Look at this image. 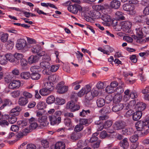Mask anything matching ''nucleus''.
<instances>
[{
    "label": "nucleus",
    "instance_id": "obj_1",
    "mask_svg": "<svg viewBox=\"0 0 149 149\" xmlns=\"http://www.w3.org/2000/svg\"><path fill=\"white\" fill-rule=\"evenodd\" d=\"M135 127L138 131H141L142 136H144L149 132V117H147L143 120L137 122Z\"/></svg>",
    "mask_w": 149,
    "mask_h": 149
},
{
    "label": "nucleus",
    "instance_id": "obj_2",
    "mask_svg": "<svg viewBox=\"0 0 149 149\" xmlns=\"http://www.w3.org/2000/svg\"><path fill=\"white\" fill-rule=\"evenodd\" d=\"M132 25V23L130 21H122L120 22V26H118L117 27L119 29V31L120 30L122 29L125 32L129 33L130 32Z\"/></svg>",
    "mask_w": 149,
    "mask_h": 149
},
{
    "label": "nucleus",
    "instance_id": "obj_3",
    "mask_svg": "<svg viewBox=\"0 0 149 149\" xmlns=\"http://www.w3.org/2000/svg\"><path fill=\"white\" fill-rule=\"evenodd\" d=\"M16 47L18 50L25 51L26 49L28 48V44L24 39L20 38L17 40L16 44Z\"/></svg>",
    "mask_w": 149,
    "mask_h": 149
},
{
    "label": "nucleus",
    "instance_id": "obj_4",
    "mask_svg": "<svg viewBox=\"0 0 149 149\" xmlns=\"http://www.w3.org/2000/svg\"><path fill=\"white\" fill-rule=\"evenodd\" d=\"M123 9L127 12H128V13L130 15H133L136 13L135 10L134 5L130 3L124 4L123 6Z\"/></svg>",
    "mask_w": 149,
    "mask_h": 149
},
{
    "label": "nucleus",
    "instance_id": "obj_5",
    "mask_svg": "<svg viewBox=\"0 0 149 149\" xmlns=\"http://www.w3.org/2000/svg\"><path fill=\"white\" fill-rule=\"evenodd\" d=\"M68 9L70 12L75 14H77L78 11H81L82 10V7L76 3L70 5L68 7Z\"/></svg>",
    "mask_w": 149,
    "mask_h": 149
},
{
    "label": "nucleus",
    "instance_id": "obj_6",
    "mask_svg": "<svg viewBox=\"0 0 149 149\" xmlns=\"http://www.w3.org/2000/svg\"><path fill=\"white\" fill-rule=\"evenodd\" d=\"M51 60L50 57L48 55L42 57L43 61L40 63V67L44 69L49 68L50 65L49 63Z\"/></svg>",
    "mask_w": 149,
    "mask_h": 149
},
{
    "label": "nucleus",
    "instance_id": "obj_7",
    "mask_svg": "<svg viewBox=\"0 0 149 149\" xmlns=\"http://www.w3.org/2000/svg\"><path fill=\"white\" fill-rule=\"evenodd\" d=\"M64 83L63 82L59 83L56 86V88L57 89V92L60 94H63L67 92L68 90V87L63 85Z\"/></svg>",
    "mask_w": 149,
    "mask_h": 149
},
{
    "label": "nucleus",
    "instance_id": "obj_8",
    "mask_svg": "<svg viewBox=\"0 0 149 149\" xmlns=\"http://www.w3.org/2000/svg\"><path fill=\"white\" fill-rule=\"evenodd\" d=\"M126 126V123L122 120L116 121L114 123L113 126V128L116 130H120L123 129Z\"/></svg>",
    "mask_w": 149,
    "mask_h": 149
},
{
    "label": "nucleus",
    "instance_id": "obj_9",
    "mask_svg": "<svg viewBox=\"0 0 149 149\" xmlns=\"http://www.w3.org/2000/svg\"><path fill=\"white\" fill-rule=\"evenodd\" d=\"M49 119L51 125H52L59 123L61 121V117H56L55 116H49Z\"/></svg>",
    "mask_w": 149,
    "mask_h": 149
},
{
    "label": "nucleus",
    "instance_id": "obj_10",
    "mask_svg": "<svg viewBox=\"0 0 149 149\" xmlns=\"http://www.w3.org/2000/svg\"><path fill=\"white\" fill-rule=\"evenodd\" d=\"M21 85V82L19 80H14L8 85V87L10 89H17Z\"/></svg>",
    "mask_w": 149,
    "mask_h": 149
},
{
    "label": "nucleus",
    "instance_id": "obj_11",
    "mask_svg": "<svg viewBox=\"0 0 149 149\" xmlns=\"http://www.w3.org/2000/svg\"><path fill=\"white\" fill-rule=\"evenodd\" d=\"M83 136V134L81 132H74L70 135V139L74 141H75L81 139Z\"/></svg>",
    "mask_w": 149,
    "mask_h": 149
},
{
    "label": "nucleus",
    "instance_id": "obj_12",
    "mask_svg": "<svg viewBox=\"0 0 149 149\" xmlns=\"http://www.w3.org/2000/svg\"><path fill=\"white\" fill-rule=\"evenodd\" d=\"M0 40L2 42H6L7 47L9 50L12 49L14 45V43L13 41L10 40H8V38H0Z\"/></svg>",
    "mask_w": 149,
    "mask_h": 149
},
{
    "label": "nucleus",
    "instance_id": "obj_13",
    "mask_svg": "<svg viewBox=\"0 0 149 149\" xmlns=\"http://www.w3.org/2000/svg\"><path fill=\"white\" fill-rule=\"evenodd\" d=\"M120 146L123 148L122 149H127L129 146V143L128 139L125 138L120 141L119 143Z\"/></svg>",
    "mask_w": 149,
    "mask_h": 149
},
{
    "label": "nucleus",
    "instance_id": "obj_14",
    "mask_svg": "<svg viewBox=\"0 0 149 149\" xmlns=\"http://www.w3.org/2000/svg\"><path fill=\"white\" fill-rule=\"evenodd\" d=\"M47 117L45 116H42L39 118L38 120L40 125L43 126H47L49 124V122L47 120Z\"/></svg>",
    "mask_w": 149,
    "mask_h": 149
},
{
    "label": "nucleus",
    "instance_id": "obj_15",
    "mask_svg": "<svg viewBox=\"0 0 149 149\" xmlns=\"http://www.w3.org/2000/svg\"><path fill=\"white\" fill-rule=\"evenodd\" d=\"M16 116L13 115L12 113H10L9 115H4L5 118L8 119L9 122L12 124L14 123L17 121V118L16 117Z\"/></svg>",
    "mask_w": 149,
    "mask_h": 149
},
{
    "label": "nucleus",
    "instance_id": "obj_16",
    "mask_svg": "<svg viewBox=\"0 0 149 149\" xmlns=\"http://www.w3.org/2000/svg\"><path fill=\"white\" fill-rule=\"evenodd\" d=\"M39 57L37 55H32L28 58V61L29 64H32L37 62L39 59Z\"/></svg>",
    "mask_w": 149,
    "mask_h": 149
},
{
    "label": "nucleus",
    "instance_id": "obj_17",
    "mask_svg": "<svg viewBox=\"0 0 149 149\" xmlns=\"http://www.w3.org/2000/svg\"><path fill=\"white\" fill-rule=\"evenodd\" d=\"M120 2L117 0H113L110 3V6L112 8L117 9L119 8L120 6Z\"/></svg>",
    "mask_w": 149,
    "mask_h": 149
},
{
    "label": "nucleus",
    "instance_id": "obj_18",
    "mask_svg": "<svg viewBox=\"0 0 149 149\" xmlns=\"http://www.w3.org/2000/svg\"><path fill=\"white\" fill-rule=\"evenodd\" d=\"M124 107V105L121 103H116L112 108V110L117 112L122 110Z\"/></svg>",
    "mask_w": 149,
    "mask_h": 149
},
{
    "label": "nucleus",
    "instance_id": "obj_19",
    "mask_svg": "<svg viewBox=\"0 0 149 149\" xmlns=\"http://www.w3.org/2000/svg\"><path fill=\"white\" fill-rule=\"evenodd\" d=\"M142 112L141 111H138L133 113L132 115L133 119L135 121L139 120L142 116Z\"/></svg>",
    "mask_w": 149,
    "mask_h": 149
},
{
    "label": "nucleus",
    "instance_id": "obj_20",
    "mask_svg": "<svg viewBox=\"0 0 149 149\" xmlns=\"http://www.w3.org/2000/svg\"><path fill=\"white\" fill-rule=\"evenodd\" d=\"M29 101L27 99L23 97H21L19 99L18 103L20 106H25L28 103Z\"/></svg>",
    "mask_w": 149,
    "mask_h": 149
},
{
    "label": "nucleus",
    "instance_id": "obj_21",
    "mask_svg": "<svg viewBox=\"0 0 149 149\" xmlns=\"http://www.w3.org/2000/svg\"><path fill=\"white\" fill-rule=\"evenodd\" d=\"M142 28L141 27H138L136 29V37H143L146 36L143 33L142 31Z\"/></svg>",
    "mask_w": 149,
    "mask_h": 149
},
{
    "label": "nucleus",
    "instance_id": "obj_22",
    "mask_svg": "<svg viewBox=\"0 0 149 149\" xmlns=\"http://www.w3.org/2000/svg\"><path fill=\"white\" fill-rule=\"evenodd\" d=\"M52 91V89H49L44 88L40 90L39 93L42 95L46 96L50 94Z\"/></svg>",
    "mask_w": 149,
    "mask_h": 149
},
{
    "label": "nucleus",
    "instance_id": "obj_23",
    "mask_svg": "<svg viewBox=\"0 0 149 149\" xmlns=\"http://www.w3.org/2000/svg\"><path fill=\"white\" fill-rule=\"evenodd\" d=\"M42 47L38 45L34 46L31 49V52L35 54H37L41 51Z\"/></svg>",
    "mask_w": 149,
    "mask_h": 149
},
{
    "label": "nucleus",
    "instance_id": "obj_24",
    "mask_svg": "<svg viewBox=\"0 0 149 149\" xmlns=\"http://www.w3.org/2000/svg\"><path fill=\"white\" fill-rule=\"evenodd\" d=\"M135 107L138 109V111H141L145 109L146 104L142 102H139L136 104Z\"/></svg>",
    "mask_w": 149,
    "mask_h": 149
},
{
    "label": "nucleus",
    "instance_id": "obj_25",
    "mask_svg": "<svg viewBox=\"0 0 149 149\" xmlns=\"http://www.w3.org/2000/svg\"><path fill=\"white\" fill-rule=\"evenodd\" d=\"M96 104L98 107H102L105 104L104 99L102 98H99L96 100Z\"/></svg>",
    "mask_w": 149,
    "mask_h": 149
},
{
    "label": "nucleus",
    "instance_id": "obj_26",
    "mask_svg": "<svg viewBox=\"0 0 149 149\" xmlns=\"http://www.w3.org/2000/svg\"><path fill=\"white\" fill-rule=\"evenodd\" d=\"M122 96L119 94H116L114 96L113 101L114 103H119L122 100Z\"/></svg>",
    "mask_w": 149,
    "mask_h": 149
},
{
    "label": "nucleus",
    "instance_id": "obj_27",
    "mask_svg": "<svg viewBox=\"0 0 149 149\" xmlns=\"http://www.w3.org/2000/svg\"><path fill=\"white\" fill-rule=\"evenodd\" d=\"M146 19V17L143 15L136 16L134 18L136 22L137 23H143L144 20Z\"/></svg>",
    "mask_w": 149,
    "mask_h": 149
},
{
    "label": "nucleus",
    "instance_id": "obj_28",
    "mask_svg": "<svg viewBox=\"0 0 149 149\" xmlns=\"http://www.w3.org/2000/svg\"><path fill=\"white\" fill-rule=\"evenodd\" d=\"M21 110L20 107L19 106L16 107L15 108L12 109L10 113H12L13 115L17 116L19 114V112Z\"/></svg>",
    "mask_w": 149,
    "mask_h": 149
},
{
    "label": "nucleus",
    "instance_id": "obj_29",
    "mask_svg": "<svg viewBox=\"0 0 149 149\" xmlns=\"http://www.w3.org/2000/svg\"><path fill=\"white\" fill-rule=\"evenodd\" d=\"M74 98L73 96H72V100L68 102L66 105V107L67 109H70L71 110V111L73 107L74 106V104H75L74 101H73Z\"/></svg>",
    "mask_w": 149,
    "mask_h": 149
},
{
    "label": "nucleus",
    "instance_id": "obj_30",
    "mask_svg": "<svg viewBox=\"0 0 149 149\" xmlns=\"http://www.w3.org/2000/svg\"><path fill=\"white\" fill-rule=\"evenodd\" d=\"M101 18L104 21L106 22H109L111 20V17L109 15L104 14L102 15Z\"/></svg>",
    "mask_w": 149,
    "mask_h": 149
},
{
    "label": "nucleus",
    "instance_id": "obj_31",
    "mask_svg": "<svg viewBox=\"0 0 149 149\" xmlns=\"http://www.w3.org/2000/svg\"><path fill=\"white\" fill-rule=\"evenodd\" d=\"M5 57L7 60H8L11 62H13L15 61L14 54L10 53L6 54L5 55Z\"/></svg>",
    "mask_w": 149,
    "mask_h": 149
},
{
    "label": "nucleus",
    "instance_id": "obj_32",
    "mask_svg": "<svg viewBox=\"0 0 149 149\" xmlns=\"http://www.w3.org/2000/svg\"><path fill=\"white\" fill-rule=\"evenodd\" d=\"M31 78L33 80H38L40 79L41 75L38 73H31L30 74Z\"/></svg>",
    "mask_w": 149,
    "mask_h": 149
},
{
    "label": "nucleus",
    "instance_id": "obj_33",
    "mask_svg": "<svg viewBox=\"0 0 149 149\" xmlns=\"http://www.w3.org/2000/svg\"><path fill=\"white\" fill-rule=\"evenodd\" d=\"M44 85L45 88L49 89H52V90L54 89L53 84L50 81L49 82L46 81L44 82Z\"/></svg>",
    "mask_w": 149,
    "mask_h": 149
},
{
    "label": "nucleus",
    "instance_id": "obj_34",
    "mask_svg": "<svg viewBox=\"0 0 149 149\" xmlns=\"http://www.w3.org/2000/svg\"><path fill=\"white\" fill-rule=\"evenodd\" d=\"M55 149H64L65 145L62 142H58L55 144Z\"/></svg>",
    "mask_w": 149,
    "mask_h": 149
},
{
    "label": "nucleus",
    "instance_id": "obj_35",
    "mask_svg": "<svg viewBox=\"0 0 149 149\" xmlns=\"http://www.w3.org/2000/svg\"><path fill=\"white\" fill-rule=\"evenodd\" d=\"M98 135V134L97 133H94L93 134L92 137L90 139L89 142L92 143L98 141V138L97 137Z\"/></svg>",
    "mask_w": 149,
    "mask_h": 149
},
{
    "label": "nucleus",
    "instance_id": "obj_36",
    "mask_svg": "<svg viewBox=\"0 0 149 149\" xmlns=\"http://www.w3.org/2000/svg\"><path fill=\"white\" fill-rule=\"evenodd\" d=\"M48 79L51 83L56 82L58 80L57 76L56 74H53L49 76Z\"/></svg>",
    "mask_w": 149,
    "mask_h": 149
},
{
    "label": "nucleus",
    "instance_id": "obj_37",
    "mask_svg": "<svg viewBox=\"0 0 149 149\" xmlns=\"http://www.w3.org/2000/svg\"><path fill=\"white\" fill-rule=\"evenodd\" d=\"M120 22L119 21H118L116 19H114L112 20L111 24L113 26L116 27L115 29H116L117 31H119V29L117 28V26H120Z\"/></svg>",
    "mask_w": 149,
    "mask_h": 149
},
{
    "label": "nucleus",
    "instance_id": "obj_38",
    "mask_svg": "<svg viewBox=\"0 0 149 149\" xmlns=\"http://www.w3.org/2000/svg\"><path fill=\"white\" fill-rule=\"evenodd\" d=\"M123 87H124V84L123 82L122 83L121 86H120L119 87H118L116 88L115 91L117 93V94H120L123 92Z\"/></svg>",
    "mask_w": 149,
    "mask_h": 149
},
{
    "label": "nucleus",
    "instance_id": "obj_39",
    "mask_svg": "<svg viewBox=\"0 0 149 149\" xmlns=\"http://www.w3.org/2000/svg\"><path fill=\"white\" fill-rule=\"evenodd\" d=\"M55 97L53 95L49 96L47 99L46 102L48 104H51L55 101Z\"/></svg>",
    "mask_w": 149,
    "mask_h": 149
},
{
    "label": "nucleus",
    "instance_id": "obj_40",
    "mask_svg": "<svg viewBox=\"0 0 149 149\" xmlns=\"http://www.w3.org/2000/svg\"><path fill=\"white\" fill-rule=\"evenodd\" d=\"M64 124L68 127H70L72 126L71 120L70 118H65L64 119Z\"/></svg>",
    "mask_w": 149,
    "mask_h": 149
},
{
    "label": "nucleus",
    "instance_id": "obj_41",
    "mask_svg": "<svg viewBox=\"0 0 149 149\" xmlns=\"http://www.w3.org/2000/svg\"><path fill=\"white\" fill-rule=\"evenodd\" d=\"M110 135V134H107L105 131L103 130L100 132V137L101 139H104L109 137Z\"/></svg>",
    "mask_w": 149,
    "mask_h": 149
},
{
    "label": "nucleus",
    "instance_id": "obj_42",
    "mask_svg": "<svg viewBox=\"0 0 149 149\" xmlns=\"http://www.w3.org/2000/svg\"><path fill=\"white\" fill-rule=\"evenodd\" d=\"M22 78L24 79H28L30 77V74L28 72H23L20 74Z\"/></svg>",
    "mask_w": 149,
    "mask_h": 149
},
{
    "label": "nucleus",
    "instance_id": "obj_43",
    "mask_svg": "<svg viewBox=\"0 0 149 149\" xmlns=\"http://www.w3.org/2000/svg\"><path fill=\"white\" fill-rule=\"evenodd\" d=\"M84 127L83 125L79 123L75 126L74 130V131L79 132L83 130Z\"/></svg>",
    "mask_w": 149,
    "mask_h": 149
},
{
    "label": "nucleus",
    "instance_id": "obj_44",
    "mask_svg": "<svg viewBox=\"0 0 149 149\" xmlns=\"http://www.w3.org/2000/svg\"><path fill=\"white\" fill-rule=\"evenodd\" d=\"M134 39L136 40V42L140 43H145L146 41H149V38H145V39H143V38H134Z\"/></svg>",
    "mask_w": 149,
    "mask_h": 149
},
{
    "label": "nucleus",
    "instance_id": "obj_45",
    "mask_svg": "<svg viewBox=\"0 0 149 149\" xmlns=\"http://www.w3.org/2000/svg\"><path fill=\"white\" fill-rule=\"evenodd\" d=\"M55 103L58 105H62L65 102V100L62 98H56Z\"/></svg>",
    "mask_w": 149,
    "mask_h": 149
},
{
    "label": "nucleus",
    "instance_id": "obj_46",
    "mask_svg": "<svg viewBox=\"0 0 149 149\" xmlns=\"http://www.w3.org/2000/svg\"><path fill=\"white\" fill-rule=\"evenodd\" d=\"M40 70L39 66H32L30 68L31 73H38Z\"/></svg>",
    "mask_w": 149,
    "mask_h": 149
},
{
    "label": "nucleus",
    "instance_id": "obj_47",
    "mask_svg": "<svg viewBox=\"0 0 149 149\" xmlns=\"http://www.w3.org/2000/svg\"><path fill=\"white\" fill-rule=\"evenodd\" d=\"M93 97L92 95V93L91 92L86 93L85 96V99L86 100L89 101L92 100Z\"/></svg>",
    "mask_w": 149,
    "mask_h": 149
},
{
    "label": "nucleus",
    "instance_id": "obj_48",
    "mask_svg": "<svg viewBox=\"0 0 149 149\" xmlns=\"http://www.w3.org/2000/svg\"><path fill=\"white\" fill-rule=\"evenodd\" d=\"M116 15L117 18L121 20L125 19V17L123 15V13L117 11L116 13Z\"/></svg>",
    "mask_w": 149,
    "mask_h": 149
},
{
    "label": "nucleus",
    "instance_id": "obj_49",
    "mask_svg": "<svg viewBox=\"0 0 149 149\" xmlns=\"http://www.w3.org/2000/svg\"><path fill=\"white\" fill-rule=\"evenodd\" d=\"M47 105L45 102H40L38 105V108L42 110L46 107Z\"/></svg>",
    "mask_w": 149,
    "mask_h": 149
},
{
    "label": "nucleus",
    "instance_id": "obj_50",
    "mask_svg": "<svg viewBox=\"0 0 149 149\" xmlns=\"http://www.w3.org/2000/svg\"><path fill=\"white\" fill-rule=\"evenodd\" d=\"M101 141L98 140L96 142H94L91 144V146L92 148L94 149L97 148H98L100 146Z\"/></svg>",
    "mask_w": 149,
    "mask_h": 149
},
{
    "label": "nucleus",
    "instance_id": "obj_51",
    "mask_svg": "<svg viewBox=\"0 0 149 149\" xmlns=\"http://www.w3.org/2000/svg\"><path fill=\"white\" fill-rule=\"evenodd\" d=\"M138 139V136L136 134L133 135L130 138V140L132 143L135 142Z\"/></svg>",
    "mask_w": 149,
    "mask_h": 149
},
{
    "label": "nucleus",
    "instance_id": "obj_52",
    "mask_svg": "<svg viewBox=\"0 0 149 149\" xmlns=\"http://www.w3.org/2000/svg\"><path fill=\"white\" fill-rule=\"evenodd\" d=\"M100 111L102 113L103 112L104 113H109L110 111V107L108 106H105L100 110Z\"/></svg>",
    "mask_w": 149,
    "mask_h": 149
},
{
    "label": "nucleus",
    "instance_id": "obj_53",
    "mask_svg": "<svg viewBox=\"0 0 149 149\" xmlns=\"http://www.w3.org/2000/svg\"><path fill=\"white\" fill-rule=\"evenodd\" d=\"M23 95L24 96L23 97L27 99L31 98L33 97V95L31 94L27 91L24 92L23 93Z\"/></svg>",
    "mask_w": 149,
    "mask_h": 149
},
{
    "label": "nucleus",
    "instance_id": "obj_54",
    "mask_svg": "<svg viewBox=\"0 0 149 149\" xmlns=\"http://www.w3.org/2000/svg\"><path fill=\"white\" fill-rule=\"evenodd\" d=\"M7 61L5 56H0V64L2 65H6L7 63Z\"/></svg>",
    "mask_w": 149,
    "mask_h": 149
},
{
    "label": "nucleus",
    "instance_id": "obj_55",
    "mask_svg": "<svg viewBox=\"0 0 149 149\" xmlns=\"http://www.w3.org/2000/svg\"><path fill=\"white\" fill-rule=\"evenodd\" d=\"M14 57L17 60H21L23 57V56L21 54L16 53L14 54Z\"/></svg>",
    "mask_w": 149,
    "mask_h": 149
},
{
    "label": "nucleus",
    "instance_id": "obj_56",
    "mask_svg": "<svg viewBox=\"0 0 149 149\" xmlns=\"http://www.w3.org/2000/svg\"><path fill=\"white\" fill-rule=\"evenodd\" d=\"M20 94V92L19 91L17 90L12 92L11 93V95L13 97L15 98L18 97Z\"/></svg>",
    "mask_w": 149,
    "mask_h": 149
},
{
    "label": "nucleus",
    "instance_id": "obj_57",
    "mask_svg": "<svg viewBox=\"0 0 149 149\" xmlns=\"http://www.w3.org/2000/svg\"><path fill=\"white\" fill-rule=\"evenodd\" d=\"M90 113L91 111L89 109L86 110L83 109L82 111L80 112L79 115L81 116L84 117L86 115L88 114H90Z\"/></svg>",
    "mask_w": 149,
    "mask_h": 149
},
{
    "label": "nucleus",
    "instance_id": "obj_58",
    "mask_svg": "<svg viewBox=\"0 0 149 149\" xmlns=\"http://www.w3.org/2000/svg\"><path fill=\"white\" fill-rule=\"evenodd\" d=\"M41 144L44 148L49 147V142L46 139H43L41 141Z\"/></svg>",
    "mask_w": 149,
    "mask_h": 149
},
{
    "label": "nucleus",
    "instance_id": "obj_59",
    "mask_svg": "<svg viewBox=\"0 0 149 149\" xmlns=\"http://www.w3.org/2000/svg\"><path fill=\"white\" fill-rule=\"evenodd\" d=\"M13 77L12 75H8L4 77V80L5 82L7 83H9L11 81L13 80Z\"/></svg>",
    "mask_w": 149,
    "mask_h": 149
},
{
    "label": "nucleus",
    "instance_id": "obj_60",
    "mask_svg": "<svg viewBox=\"0 0 149 149\" xmlns=\"http://www.w3.org/2000/svg\"><path fill=\"white\" fill-rule=\"evenodd\" d=\"M105 91L108 93H111L114 91V89L110 85L107 86Z\"/></svg>",
    "mask_w": 149,
    "mask_h": 149
},
{
    "label": "nucleus",
    "instance_id": "obj_61",
    "mask_svg": "<svg viewBox=\"0 0 149 149\" xmlns=\"http://www.w3.org/2000/svg\"><path fill=\"white\" fill-rule=\"evenodd\" d=\"M93 17L95 18L98 19L101 18V15L100 12L96 10H94L93 12Z\"/></svg>",
    "mask_w": 149,
    "mask_h": 149
},
{
    "label": "nucleus",
    "instance_id": "obj_62",
    "mask_svg": "<svg viewBox=\"0 0 149 149\" xmlns=\"http://www.w3.org/2000/svg\"><path fill=\"white\" fill-rule=\"evenodd\" d=\"M28 43L30 45H34L37 43L36 40L33 38H27Z\"/></svg>",
    "mask_w": 149,
    "mask_h": 149
},
{
    "label": "nucleus",
    "instance_id": "obj_63",
    "mask_svg": "<svg viewBox=\"0 0 149 149\" xmlns=\"http://www.w3.org/2000/svg\"><path fill=\"white\" fill-rule=\"evenodd\" d=\"M136 101L133 100L130 101L129 104H127V106H130V109H132L133 108H135Z\"/></svg>",
    "mask_w": 149,
    "mask_h": 149
},
{
    "label": "nucleus",
    "instance_id": "obj_64",
    "mask_svg": "<svg viewBox=\"0 0 149 149\" xmlns=\"http://www.w3.org/2000/svg\"><path fill=\"white\" fill-rule=\"evenodd\" d=\"M112 122L111 120L106 121L104 124V128H107L110 127L112 125Z\"/></svg>",
    "mask_w": 149,
    "mask_h": 149
}]
</instances>
